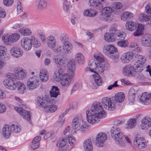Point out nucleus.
I'll list each match as a JSON object with an SVG mask.
<instances>
[{"mask_svg":"<svg viewBox=\"0 0 151 151\" xmlns=\"http://www.w3.org/2000/svg\"><path fill=\"white\" fill-rule=\"evenodd\" d=\"M137 23L132 20L127 21L125 24L126 29L130 31H133L137 27Z\"/></svg>","mask_w":151,"mask_h":151,"instance_id":"c756f323","label":"nucleus"},{"mask_svg":"<svg viewBox=\"0 0 151 151\" xmlns=\"http://www.w3.org/2000/svg\"><path fill=\"white\" fill-rule=\"evenodd\" d=\"M117 44L118 46L121 47H125L128 46L129 42L127 40H125L118 42Z\"/></svg>","mask_w":151,"mask_h":151,"instance_id":"4d7b16f0","label":"nucleus"},{"mask_svg":"<svg viewBox=\"0 0 151 151\" xmlns=\"http://www.w3.org/2000/svg\"><path fill=\"white\" fill-rule=\"evenodd\" d=\"M16 83L18 92L21 94L23 93L26 90L24 84L20 81L16 82Z\"/></svg>","mask_w":151,"mask_h":151,"instance_id":"ea45409f","label":"nucleus"},{"mask_svg":"<svg viewBox=\"0 0 151 151\" xmlns=\"http://www.w3.org/2000/svg\"><path fill=\"white\" fill-rule=\"evenodd\" d=\"M134 16L133 14L130 12L125 11L120 16L121 19L123 21L131 19Z\"/></svg>","mask_w":151,"mask_h":151,"instance_id":"473e14b6","label":"nucleus"},{"mask_svg":"<svg viewBox=\"0 0 151 151\" xmlns=\"http://www.w3.org/2000/svg\"><path fill=\"white\" fill-rule=\"evenodd\" d=\"M73 132L70 129V126H68L65 129L63 132V134L66 136H68L69 134L73 133Z\"/></svg>","mask_w":151,"mask_h":151,"instance_id":"680f3d73","label":"nucleus"},{"mask_svg":"<svg viewBox=\"0 0 151 151\" xmlns=\"http://www.w3.org/2000/svg\"><path fill=\"white\" fill-rule=\"evenodd\" d=\"M75 59L77 63L80 64H83L84 60L83 55L80 53H78L75 55Z\"/></svg>","mask_w":151,"mask_h":151,"instance_id":"49530a36","label":"nucleus"},{"mask_svg":"<svg viewBox=\"0 0 151 151\" xmlns=\"http://www.w3.org/2000/svg\"><path fill=\"white\" fill-rule=\"evenodd\" d=\"M53 60L56 65L59 67L65 64L66 61L64 58L58 55L54 56Z\"/></svg>","mask_w":151,"mask_h":151,"instance_id":"cd10ccee","label":"nucleus"},{"mask_svg":"<svg viewBox=\"0 0 151 151\" xmlns=\"http://www.w3.org/2000/svg\"><path fill=\"white\" fill-rule=\"evenodd\" d=\"M39 76L40 80L42 82L47 81L49 78V74L47 70L44 69H41L40 71Z\"/></svg>","mask_w":151,"mask_h":151,"instance_id":"2f4dec72","label":"nucleus"},{"mask_svg":"<svg viewBox=\"0 0 151 151\" xmlns=\"http://www.w3.org/2000/svg\"><path fill=\"white\" fill-rule=\"evenodd\" d=\"M54 79L57 81H61V85L64 87L68 86L71 83V79L65 74L61 68L59 67L54 75Z\"/></svg>","mask_w":151,"mask_h":151,"instance_id":"20e7f679","label":"nucleus"},{"mask_svg":"<svg viewBox=\"0 0 151 151\" xmlns=\"http://www.w3.org/2000/svg\"><path fill=\"white\" fill-rule=\"evenodd\" d=\"M103 51L105 54L111 58L115 59L118 58V56L116 54L117 52V49L113 45H104L103 48Z\"/></svg>","mask_w":151,"mask_h":151,"instance_id":"1a4fd4ad","label":"nucleus"},{"mask_svg":"<svg viewBox=\"0 0 151 151\" xmlns=\"http://www.w3.org/2000/svg\"><path fill=\"white\" fill-rule=\"evenodd\" d=\"M133 54L131 52L123 53L121 57V59L124 63H127L129 62L133 57Z\"/></svg>","mask_w":151,"mask_h":151,"instance_id":"7c9ffc66","label":"nucleus"},{"mask_svg":"<svg viewBox=\"0 0 151 151\" xmlns=\"http://www.w3.org/2000/svg\"><path fill=\"white\" fill-rule=\"evenodd\" d=\"M10 53L12 56L17 58L21 57L23 54L22 51L21 49L16 46L11 48Z\"/></svg>","mask_w":151,"mask_h":151,"instance_id":"393cba45","label":"nucleus"},{"mask_svg":"<svg viewBox=\"0 0 151 151\" xmlns=\"http://www.w3.org/2000/svg\"><path fill=\"white\" fill-rule=\"evenodd\" d=\"M139 96V100L143 104L147 105L151 103V94L145 92Z\"/></svg>","mask_w":151,"mask_h":151,"instance_id":"412c9836","label":"nucleus"},{"mask_svg":"<svg viewBox=\"0 0 151 151\" xmlns=\"http://www.w3.org/2000/svg\"><path fill=\"white\" fill-rule=\"evenodd\" d=\"M117 31L116 28L114 26H113L110 28L109 30V33L114 36L115 35L117 34L116 33Z\"/></svg>","mask_w":151,"mask_h":151,"instance_id":"774afa93","label":"nucleus"},{"mask_svg":"<svg viewBox=\"0 0 151 151\" xmlns=\"http://www.w3.org/2000/svg\"><path fill=\"white\" fill-rule=\"evenodd\" d=\"M126 36V34L124 32H121L117 33L115 35L116 40H123Z\"/></svg>","mask_w":151,"mask_h":151,"instance_id":"5fc2aeb1","label":"nucleus"},{"mask_svg":"<svg viewBox=\"0 0 151 151\" xmlns=\"http://www.w3.org/2000/svg\"><path fill=\"white\" fill-rule=\"evenodd\" d=\"M58 106L55 105H47L45 106L46 111L48 113H53L58 109Z\"/></svg>","mask_w":151,"mask_h":151,"instance_id":"c03bdc74","label":"nucleus"},{"mask_svg":"<svg viewBox=\"0 0 151 151\" xmlns=\"http://www.w3.org/2000/svg\"><path fill=\"white\" fill-rule=\"evenodd\" d=\"M84 149L85 151H93L92 143L91 140L87 139L84 140L83 143Z\"/></svg>","mask_w":151,"mask_h":151,"instance_id":"72a5a7b5","label":"nucleus"},{"mask_svg":"<svg viewBox=\"0 0 151 151\" xmlns=\"http://www.w3.org/2000/svg\"><path fill=\"white\" fill-rule=\"evenodd\" d=\"M72 126L75 130L81 132H85L90 128V127L87 122L79 117H75L72 122Z\"/></svg>","mask_w":151,"mask_h":151,"instance_id":"39448f33","label":"nucleus"},{"mask_svg":"<svg viewBox=\"0 0 151 151\" xmlns=\"http://www.w3.org/2000/svg\"><path fill=\"white\" fill-rule=\"evenodd\" d=\"M47 46L52 49L53 52L56 53L61 54L60 52H56L54 50L55 48L57 47L56 45V40L54 37L53 36H50L47 38Z\"/></svg>","mask_w":151,"mask_h":151,"instance_id":"a211bd4d","label":"nucleus"},{"mask_svg":"<svg viewBox=\"0 0 151 151\" xmlns=\"http://www.w3.org/2000/svg\"><path fill=\"white\" fill-rule=\"evenodd\" d=\"M37 103L38 106L40 107L45 108V106L47 105L45 104V101L43 97L39 96L37 98Z\"/></svg>","mask_w":151,"mask_h":151,"instance_id":"603ef678","label":"nucleus"},{"mask_svg":"<svg viewBox=\"0 0 151 151\" xmlns=\"http://www.w3.org/2000/svg\"><path fill=\"white\" fill-rule=\"evenodd\" d=\"M139 90L137 86H134L132 87L129 92V99L131 100V102L132 103L134 101L135 95Z\"/></svg>","mask_w":151,"mask_h":151,"instance_id":"c85d7f7f","label":"nucleus"},{"mask_svg":"<svg viewBox=\"0 0 151 151\" xmlns=\"http://www.w3.org/2000/svg\"><path fill=\"white\" fill-rule=\"evenodd\" d=\"M14 3V0H3V4L6 6H12Z\"/></svg>","mask_w":151,"mask_h":151,"instance_id":"e2e57ef3","label":"nucleus"},{"mask_svg":"<svg viewBox=\"0 0 151 151\" xmlns=\"http://www.w3.org/2000/svg\"><path fill=\"white\" fill-rule=\"evenodd\" d=\"M136 69H137V68L134 65L132 66L130 65H127L123 68V74L127 76H134L135 73L139 72L135 71Z\"/></svg>","mask_w":151,"mask_h":151,"instance_id":"4468645a","label":"nucleus"},{"mask_svg":"<svg viewBox=\"0 0 151 151\" xmlns=\"http://www.w3.org/2000/svg\"><path fill=\"white\" fill-rule=\"evenodd\" d=\"M11 130L10 126L6 125H4L2 132L3 136L6 138H9L10 135Z\"/></svg>","mask_w":151,"mask_h":151,"instance_id":"c9c22d12","label":"nucleus"},{"mask_svg":"<svg viewBox=\"0 0 151 151\" xmlns=\"http://www.w3.org/2000/svg\"><path fill=\"white\" fill-rule=\"evenodd\" d=\"M10 57V55L8 52L7 49L5 46L0 45V59L3 60H8Z\"/></svg>","mask_w":151,"mask_h":151,"instance_id":"aec40b11","label":"nucleus"},{"mask_svg":"<svg viewBox=\"0 0 151 151\" xmlns=\"http://www.w3.org/2000/svg\"><path fill=\"white\" fill-rule=\"evenodd\" d=\"M141 44L145 47H151V34L143 35L141 40Z\"/></svg>","mask_w":151,"mask_h":151,"instance_id":"4be33fe9","label":"nucleus"},{"mask_svg":"<svg viewBox=\"0 0 151 151\" xmlns=\"http://www.w3.org/2000/svg\"><path fill=\"white\" fill-rule=\"evenodd\" d=\"M67 142V139L66 138L62 139L59 141L58 143L59 144V146H66Z\"/></svg>","mask_w":151,"mask_h":151,"instance_id":"338daca9","label":"nucleus"},{"mask_svg":"<svg viewBox=\"0 0 151 151\" xmlns=\"http://www.w3.org/2000/svg\"><path fill=\"white\" fill-rule=\"evenodd\" d=\"M96 139V145L98 147H102L107 139V135L105 133L101 132L97 134Z\"/></svg>","mask_w":151,"mask_h":151,"instance_id":"f8f14e48","label":"nucleus"},{"mask_svg":"<svg viewBox=\"0 0 151 151\" xmlns=\"http://www.w3.org/2000/svg\"><path fill=\"white\" fill-rule=\"evenodd\" d=\"M31 42V39L27 37L22 38L20 42L22 47L26 51H29L32 48V45Z\"/></svg>","mask_w":151,"mask_h":151,"instance_id":"f3484780","label":"nucleus"},{"mask_svg":"<svg viewBox=\"0 0 151 151\" xmlns=\"http://www.w3.org/2000/svg\"><path fill=\"white\" fill-rule=\"evenodd\" d=\"M138 19L145 26H151V19L149 15L143 13L140 14L138 15Z\"/></svg>","mask_w":151,"mask_h":151,"instance_id":"dca6fc26","label":"nucleus"},{"mask_svg":"<svg viewBox=\"0 0 151 151\" xmlns=\"http://www.w3.org/2000/svg\"><path fill=\"white\" fill-rule=\"evenodd\" d=\"M110 132L114 139L118 137H121L123 135L121 129L119 127H112L110 129Z\"/></svg>","mask_w":151,"mask_h":151,"instance_id":"5701e85b","label":"nucleus"},{"mask_svg":"<svg viewBox=\"0 0 151 151\" xmlns=\"http://www.w3.org/2000/svg\"><path fill=\"white\" fill-rule=\"evenodd\" d=\"M15 110L22 116L27 121L30 119V115L29 113L22 108L16 107L14 108Z\"/></svg>","mask_w":151,"mask_h":151,"instance_id":"bb28decb","label":"nucleus"},{"mask_svg":"<svg viewBox=\"0 0 151 151\" xmlns=\"http://www.w3.org/2000/svg\"><path fill=\"white\" fill-rule=\"evenodd\" d=\"M135 62L136 63L134 64V66L137 68L135 71L141 72L144 68L143 65L146 62V58L144 56L139 54L135 55Z\"/></svg>","mask_w":151,"mask_h":151,"instance_id":"0eeeda50","label":"nucleus"},{"mask_svg":"<svg viewBox=\"0 0 151 151\" xmlns=\"http://www.w3.org/2000/svg\"><path fill=\"white\" fill-rule=\"evenodd\" d=\"M41 137L40 136H37L33 139L32 142L31 148L35 150L39 146V142L40 140Z\"/></svg>","mask_w":151,"mask_h":151,"instance_id":"4c0bfd02","label":"nucleus"},{"mask_svg":"<svg viewBox=\"0 0 151 151\" xmlns=\"http://www.w3.org/2000/svg\"><path fill=\"white\" fill-rule=\"evenodd\" d=\"M144 29L143 25L139 24L138 25H137V27L136 31L134 32L133 35L134 36H139L143 34L142 32Z\"/></svg>","mask_w":151,"mask_h":151,"instance_id":"e433bc0d","label":"nucleus"},{"mask_svg":"<svg viewBox=\"0 0 151 151\" xmlns=\"http://www.w3.org/2000/svg\"><path fill=\"white\" fill-rule=\"evenodd\" d=\"M114 139L115 140L116 143L120 146H123L125 145L126 143L125 140H126L129 144L131 143L130 139L126 136L123 137V135H122L121 137H118Z\"/></svg>","mask_w":151,"mask_h":151,"instance_id":"a878e982","label":"nucleus"},{"mask_svg":"<svg viewBox=\"0 0 151 151\" xmlns=\"http://www.w3.org/2000/svg\"><path fill=\"white\" fill-rule=\"evenodd\" d=\"M47 6V3L45 0H40L38 2L37 9L39 10H41L45 8Z\"/></svg>","mask_w":151,"mask_h":151,"instance_id":"09e8293b","label":"nucleus"},{"mask_svg":"<svg viewBox=\"0 0 151 151\" xmlns=\"http://www.w3.org/2000/svg\"><path fill=\"white\" fill-rule=\"evenodd\" d=\"M93 76L96 84L99 86L101 85L102 84V80L101 76L98 74H93Z\"/></svg>","mask_w":151,"mask_h":151,"instance_id":"8fccbe9b","label":"nucleus"},{"mask_svg":"<svg viewBox=\"0 0 151 151\" xmlns=\"http://www.w3.org/2000/svg\"><path fill=\"white\" fill-rule=\"evenodd\" d=\"M93 57L96 59V60H94L97 61L99 63H102L104 60L103 56L101 54H95L94 55Z\"/></svg>","mask_w":151,"mask_h":151,"instance_id":"6e6d98bb","label":"nucleus"},{"mask_svg":"<svg viewBox=\"0 0 151 151\" xmlns=\"http://www.w3.org/2000/svg\"><path fill=\"white\" fill-rule=\"evenodd\" d=\"M5 16L6 12L4 9L0 7V23L1 22V19L4 18Z\"/></svg>","mask_w":151,"mask_h":151,"instance_id":"69168bd1","label":"nucleus"},{"mask_svg":"<svg viewBox=\"0 0 151 151\" xmlns=\"http://www.w3.org/2000/svg\"><path fill=\"white\" fill-rule=\"evenodd\" d=\"M125 95L122 92H119L116 94L113 97V101L115 104L119 105L124 101Z\"/></svg>","mask_w":151,"mask_h":151,"instance_id":"b1692460","label":"nucleus"},{"mask_svg":"<svg viewBox=\"0 0 151 151\" xmlns=\"http://www.w3.org/2000/svg\"><path fill=\"white\" fill-rule=\"evenodd\" d=\"M101 103L104 107L109 111H113L115 109V105L114 103L108 97H104L101 100Z\"/></svg>","mask_w":151,"mask_h":151,"instance_id":"9b49d317","label":"nucleus"},{"mask_svg":"<svg viewBox=\"0 0 151 151\" xmlns=\"http://www.w3.org/2000/svg\"><path fill=\"white\" fill-rule=\"evenodd\" d=\"M50 94L51 97L56 98L58 95H60L58 88L56 86H52L50 91Z\"/></svg>","mask_w":151,"mask_h":151,"instance_id":"58836bf2","label":"nucleus"},{"mask_svg":"<svg viewBox=\"0 0 151 151\" xmlns=\"http://www.w3.org/2000/svg\"><path fill=\"white\" fill-rule=\"evenodd\" d=\"M140 127L143 130H147L151 128V117L148 116H144L141 120Z\"/></svg>","mask_w":151,"mask_h":151,"instance_id":"ddd939ff","label":"nucleus"},{"mask_svg":"<svg viewBox=\"0 0 151 151\" xmlns=\"http://www.w3.org/2000/svg\"><path fill=\"white\" fill-rule=\"evenodd\" d=\"M86 113L87 122L92 125L97 123L101 119L105 117L106 115L101 103L98 102L94 103L90 110H87Z\"/></svg>","mask_w":151,"mask_h":151,"instance_id":"f257e3e1","label":"nucleus"},{"mask_svg":"<svg viewBox=\"0 0 151 151\" xmlns=\"http://www.w3.org/2000/svg\"><path fill=\"white\" fill-rule=\"evenodd\" d=\"M30 39L32 42L31 44L33 45L34 47H38L40 46L41 43L34 36L32 37Z\"/></svg>","mask_w":151,"mask_h":151,"instance_id":"3c124183","label":"nucleus"},{"mask_svg":"<svg viewBox=\"0 0 151 151\" xmlns=\"http://www.w3.org/2000/svg\"><path fill=\"white\" fill-rule=\"evenodd\" d=\"M115 37V35L114 36L109 33H106L104 35L105 40L109 42H114L116 40Z\"/></svg>","mask_w":151,"mask_h":151,"instance_id":"37998d69","label":"nucleus"},{"mask_svg":"<svg viewBox=\"0 0 151 151\" xmlns=\"http://www.w3.org/2000/svg\"><path fill=\"white\" fill-rule=\"evenodd\" d=\"M145 10L146 13L151 17V7L149 4L146 5L145 7Z\"/></svg>","mask_w":151,"mask_h":151,"instance_id":"bf43d9fd","label":"nucleus"},{"mask_svg":"<svg viewBox=\"0 0 151 151\" xmlns=\"http://www.w3.org/2000/svg\"><path fill=\"white\" fill-rule=\"evenodd\" d=\"M10 126L11 130L15 133H19L21 131L20 125L18 123L13 124Z\"/></svg>","mask_w":151,"mask_h":151,"instance_id":"a18cd8bd","label":"nucleus"},{"mask_svg":"<svg viewBox=\"0 0 151 151\" xmlns=\"http://www.w3.org/2000/svg\"><path fill=\"white\" fill-rule=\"evenodd\" d=\"M60 42L57 45L55 51L60 52L61 54H68L71 53V48L70 46L68 38L64 34L61 35L59 37Z\"/></svg>","mask_w":151,"mask_h":151,"instance_id":"7ed1b4c3","label":"nucleus"},{"mask_svg":"<svg viewBox=\"0 0 151 151\" xmlns=\"http://www.w3.org/2000/svg\"><path fill=\"white\" fill-rule=\"evenodd\" d=\"M97 14V12L88 9L85 10L83 13V14L84 16L92 17H95Z\"/></svg>","mask_w":151,"mask_h":151,"instance_id":"a19ab883","label":"nucleus"},{"mask_svg":"<svg viewBox=\"0 0 151 151\" xmlns=\"http://www.w3.org/2000/svg\"><path fill=\"white\" fill-rule=\"evenodd\" d=\"M113 11V9L109 6L106 7L102 9L100 17L101 19L108 22L111 21L112 19L111 17V14Z\"/></svg>","mask_w":151,"mask_h":151,"instance_id":"423d86ee","label":"nucleus"},{"mask_svg":"<svg viewBox=\"0 0 151 151\" xmlns=\"http://www.w3.org/2000/svg\"><path fill=\"white\" fill-rule=\"evenodd\" d=\"M88 65L96 74L101 73L104 71V68L102 63L94 60H91L89 61Z\"/></svg>","mask_w":151,"mask_h":151,"instance_id":"6e6552de","label":"nucleus"},{"mask_svg":"<svg viewBox=\"0 0 151 151\" xmlns=\"http://www.w3.org/2000/svg\"><path fill=\"white\" fill-rule=\"evenodd\" d=\"M134 144L136 147L139 149L144 148L146 145L145 139L139 136L136 137L134 139Z\"/></svg>","mask_w":151,"mask_h":151,"instance_id":"6ab92c4d","label":"nucleus"},{"mask_svg":"<svg viewBox=\"0 0 151 151\" xmlns=\"http://www.w3.org/2000/svg\"><path fill=\"white\" fill-rule=\"evenodd\" d=\"M10 36H9L5 35H3L2 37V40L5 45H7L10 43Z\"/></svg>","mask_w":151,"mask_h":151,"instance_id":"13d9d810","label":"nucleus"},{"mask_svg":"<svg viewBox=\"0 0 151 151\" xmlns=\"http://www.w3.org/2000/svg\"><path fill=\"white\" fill-rule=\"evenodd\" d=\"M9 36L10 43H14L17 42L20 37L19 35L17 33H14Z\"/></svg>","mask_w":151,"mask_h":151,"instance_id":"de8ad7c7","label":"nucleus"},{"mask_svg":"<svg viewBox=\"0 0 151 151\" xmlns=\"http://www.w3.org/2000/svg\"><path fill=\"white\" fill-rule=\"evenodd\" d=\"M70 8V6L68 5V1L65 0L63 3V9L64 11L67 12Z\"/></svg>","mask_w":151,"mask_h":151,"instance_id":"0e129e2a","label":"nucleus"},{"mask_svg":"<svg viewBox=\"0 0 151 151\" xmlns=\"http://www.w3.org/2000/svg\"><path fill=\"white\" fill-rule=\"evenodd\" d=\"M18 32L24 36H29L32 34L31 31L28 28H21L19 29Z\"/></svg>","mask_w":151,"mask_h":151,"instance_id":"79ce46f5","label":"nucleus"},{"mask_svg":"<svg viewBox=\"0 0 151 151\" xmlns=\"http://www.w3.org/2000/svg\"><path fill=\"white\" fill-rule=\"evenodd\" d=\"M137 124V119L130 118L127 121L125 125V128L127 129H132L134 128Z\"/></svg>","mask_w":151,"mask_h":151,"instance_id":"f704fd0d","label":"nucleus"},{"mask_svg":"<svg viewBox=\"0 0 151 151\" xmlns=\"http://www.w3.org/2000/svg\"><path fill=\"white\" fill-rule=\"evenodd\" d=\"M75 71V70L68 69L67 73L65 74L68 75V76L72 79L74 76Z\"/></svg>","mask_w":151,"mask_h":151,"instance_id":"052dcab7","label":"nucleus"},{"mask_svg":"<svg viewBox=\"0 0 151 151\" xmlns=\"http://www.w3.org/2000/svg\"><path fill=\"white\" fill-rule=\"evenodd\" d=\"M14 72L15 74L10 73H7L6 77L3 82L5 87L11 91H14L17 88L15 81L16 80H21L25 78L27 74L26 70L20 67L15 68Z\"/></svg>","mask_w":151,"mask_h":151,"instance_id":"f03ea898","label":"nucleus"},{"mask_svg":"<svg viewBox=\"0 0 151 151\" xmlns=\"http://www.w3.org/2000/svg\"><path fill=\"white\" fill-rule=\"evenodd\" d=\"M39 79L38 76H34L31 77L27 82V89L31 91L37 88L39 85Z\"/></svg>","mask_w":151,"mask_h":151,"instance_id":"9d476101","label":"nucleus"},{"mask_svg":"<svg viewBox=\"0 0 151 151\" xmlns=\"http://www.w3.org/2000/svg\"><path fill=\"white\" fill-rule=\"evenodd\" d=\"M90 6L97 10H99L105 6L106 0H90Z\"/></svg>","mask_w":151,"mask_h":151,"instance_id":"2eb2a0df","label":"nucleus"},{"mask_svg":"<svg viewBox=\"0 0 151 151\" xmlns=\"http://www.w3.org/2000/svg\"><path fill=\"white\" fill-rule=\"evenodd\" d=\"M67 67L68 69L76 70L75 62L74 60H70L68 63Z\"/></svg>","mask_w":151,"mask_h":151,"instance_id":"864d4df0","label":"nucleus"}]
</instances>
